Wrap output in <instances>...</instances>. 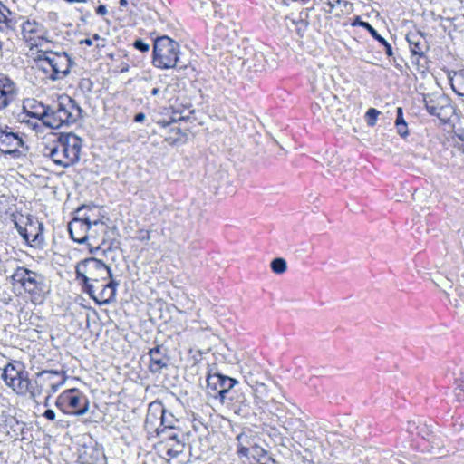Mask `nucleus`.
Listing matches in <instances>:
<instances>
[{
    "label": "nucleus",
    "instance_id": "f257e3e1",
    "mask_svg": "<svg viewBox=\"0 0 464 464\" xmlns=\"http://www.w3.org/2000/svg\"><path fill=\"white\" fill-rule=\"evenodd\" d=\"M266 407L271 421L289 435L287 440L290 441V447L295 450H297V448H304L305 451H310L313 448L311 440L307 439L304 444L302 443L308 420L304 411L282 393L269 399Z\"/></svg>",
    "mask_w": 464,
    "mask_h": 464
},
{
    "label": "nucleus",
    "instance_id": "f03ea898",
    "mask_svg": "<svg viewBox=\"0 0 464 464\" xmlns=\"http://www.w3.org/2000/svg\"><path fill=\"white\" fill-rule=\"evenodd\" d=\"M41 108L42 111L33 112V116L51 129L70 126L75 123L82 113L77 102L67 95L59 96L57 102L51 105L42 104Z\"/></svg>",
    "mask_w": 464,
    "mask_h": 464
},
{
    "label": "nucleus",
    "instance_id": "7ed1b4c3",
    "mask_svg": "<svg viewBox=\"0 0 464 464\" xmlns=\"http://www.w3.org/2000/svg\"><path fill=\"white\" fill-rule=\"evenodd\" d=\"M82 140L73 133L61 134L51 144L45 146L44 154L63 168H68L80 160Z\"/></svg>",
    "mask_w": 464,
    "mask_h": 464
},
{
    "label": "nucleus",
    "instance_id": "20e7f679",
    "mask_svg": "<svg viewBox=\"0 0 464 464\" xmlns=\"http://www.w3.org/2000/svg\"><path fill=\"white\" fill-rule=\"evenodd\" d=\"M238 27L239 25L231 20H226L225 23L218 22L214 26L211 38L206 47L208 55L216 57L218 54L235 53V56H237L239 53L237 48L239 47L240 42Z\"/></svg>",
    "mask_w": 464,
    "mask_h": 464
},
{
    "label": "nucleus",
    "instance_id": "39448f33",
    "mask_svg": "<svg viewBox=\"0 0 464 464\" xmlns=\"http://www.w3.org/2000/svg\"><path fill=\"white\" fill-rule=\"evenodd\" d=\"M76 278L81 280V285L85 293L92 295L100 286L98 285L106 282L111 276L110 267L94 257L81 261L75 268Z\"/></svg>",
    "mask_w": 464,
    "mask_h": 464
},
{
    "label": "nucleus",
    "instance_id": "423d86ee",
    "mask_svg": "<svg viewBox=\"0 0 464 464\" xmlns=\"http://www.w3.org/2000/svg\"><path fill=\"white\" fill-rule=\"evenodd\" d=\"M14 286L19 285L34 304H41L49 293L44 276L24 266H18L11 276Z\"/></svg>",
    "mask_w": 464,
    "mask_h": 464
},
{
    "label": "nucleus",
    "instance_id": "0eeeda50",
    "mask_svg": "<svg viewBox=\"0 0 464 464\" xmlns=\"http://www.w3.org/2000/svg\"><path fill=\"white\" fill-rule=\"evenodd\" d=\"M179 49V43L169 36H158L153 44V64L160 69H185L187 63L182 60Z\"/></svg>",
    "mask_w": 464,
    "mask_h": 464
},
{
    "label": "nucleus",
    "instance_id": "6e6552de",
    "mask_svg": "<svg viewBox=\"0 0 464 464\" xmlns=\"http://www.w3.org/2000/svg\"><path fill=\"white\" fill-rule=\"evenodd\" d=\"M436 272L430 274V279L436 286L442 289L449 297L447 289L452 288L456 285L457 295L464 302V273L459 276V268L453 257H450L441 265L436 266Z\"/></svg>",
    "mask_w": 464,
    "mask_h": 464
},
{
    "label": "nucleus",
    "instance_id": "1a4fd4ad",
    "mask_svg": "<svg viewBox=\"0 0 464 464\" xmlns=\"http://www.w3.org/2000/svg\"><path fill=\"white\" fill-rule=\"evenodd\" d=\"M179 420L173 413L167 411L161 402H151L149 404L148 413L145 419V429L150 432L156 427L177 429Z\"/></svg>",
    "mask_w": 464,
    "mask_h": 464
},
{
    "label": "nucleus",
    "instance_id": "9d476101",
    "mask_svg": "<svg viewBox=\"0 0 464 464\" xmlns=\"http://www.w3.org/2000/svg\"><path fill=\"white\" fill-rule=\"evenodd\" d=\"M5 383L19 395H25L28 389V372L24 370L20 362L7 363L3 371Z\"/></svg>",
    "mask_w": 464,
    "mask_h": 464
},
{
    "label": "nucleus",
    "instance_id": "9b49d317",
    "mask_svg": "<svg viewBox=\"0 0 464 464\" xmlns=\"http://www.w3.org/2000/svg\"><path fill=\"white\" fill-rule=\"evenodd\" d=\"M88 398L77 389L64 391L57 400V405L64 406L76 416L84 415L89 410Z\"/></svg>",
    "mask_w": 464,
    "mask_h": 464
},
{
    "label": "nucleus",
    "instance_id": "f8f14e48",
    "mask_svg": "<svg viewBox=\"0 0 464 464\" xmlns=\"http://www.w3.org/2000/svg\"><path fill=\"white\" fill-rule=\"evenodd\" d=\"M419 437L429 442V451L436 458H442L450 454L442 439L436 433V427L422 420L419 429Z\"/></svg>",
    "mask_w": 464,
    "mask_h": 464
},
{
    "label": "nucleus",
    "instance_id": "ddd939ff",
    "mask_svg": "<svg viewBox=\"0 0 464 464\" xmlns=\"http://www.w3.org/2000/svg\"><path fill=\"white\" fill-rule=\"evenodd\" d=\"M234 63L237 65L246 66L248 70L255 72L272 69L276 65V60L273 57L267 58L263 52L255 51L252 48L249 51V56L247 58L242 60V58L237 55Z\"/></svg>",
    "mask_w": 464,
    "mask_h": 464
},
{
    "label": "nucleus",
    "instance_id": "4468645a",
    "mask_svg": "<svg viewBox=\"0 0 464 464\" xmlns=\"http://www.w3.org/2000/svg\"><path fill=\"white\" fill-rule=\"evenodd\" d=\"M27 149L21 136L13 131L0 130V151L5 154L19 158L24 155Z\"/></svg>",
    "mask_w": 464,
    "mask_h": 464
},
{
    "label": "nucleus",
    "instance_id": "2eb2a0df",
    "mask_svg": "<svg viewBox=\"0 0 464 464\" xmlns=\"http://www.w3.org/2000/svg\"><path fill=\"white\" fill-rule=\"evenodd\" d=\"M82 208H78L77 216L68 224L71 238L79 244L87 243V232L91 222V215L82 214Z\"/></svg>",
    "mask_w": 464,
    "mask_h": 464
},
{
    "label": "nucleus",
    "instance_id": "dca6fc26",
    "mask_svg": "<svg viewBox=\"0 0 464 464\" xmlns=\"http://www.w3.org/2000/svg\"><path fill=\"white\" fill-rule=\"evenodd\" d=\"M51 63L50 79L53 81L64 78L70 72L72 59L66 53L49 52L48 63Z\"/></svg>",
    "mask_w": 464,
    "mask_h": 464
},
{
    "label": "nucleus",
    "instance_id": "f3484780",
    "mask_svg": "<svg viewBox=\"0 0 464 464\" xmlns=\"http://www.w3.org/2000/svg\"><path fill=\"white\" fill-rule=\"evenodd\" d=\"M425 107L430 115L437 116L440 120L446 122L451 117L454 108L450 101L444 97L433 99L430 96L423 99Z\"/></svg>",
    "mask_w": 464,
    "mask_h": 464
},
{
    "label": "nucleus",
    "instance_id": "a211bd4d",
    "mask_svg": "<svg viewBox=\"0 0 464 464\" xmlns=\"http://www.w3.org/2000/svg\"><path fill=\"white\" fill-rule=\"evenodd\" d=\"M238 383V382L231 377L221 373H208L207 376L208 387L213 391H217L223 400L225 395Z\"/></svg>",
    "mask_w": 464,
    "mask_h": 464
},
{
    "label": "nucleus",
    "instance_id": "6ab92c4d",
    "mask_svg": "<svg viewBox=\"0 0 464 464\" xmlns=\"http://www.w3.org/2000/svg\"><path fill=\"white\" fill-rule=\"evenodd\" d=\"M225 6L218 0L200 1L198 12L202 16L208 19V23H218L219 20L225 19Z\"/></svg>",
    "mask_w": 464,
    "mask_h": 464
},
{
    "label": "nucleus",
    "instance_id": "aec40b11",
    "mask_svg": "<svg viewBox=\"0 0 464 464\" xmlns=\"http://www.w3.org/2000/svg\"><path fill=\"white\" fill-rule=\"evenodd\" d=\"M311 82L314 91L318 93L321 92L331 91L334 86L333 75L326 69L321 66H318V68L314 71Z\"/></svg>",
    "mask_w": 464,
    "mask_h": 464
},
{
    "label": "nucleus",
    "instance_id": "412c9836",
    "mask_svg": "<svg viewBox=\"0 0 464 464\" xmlns=\"http://www.w3.org/2000/svg\"><path fill=\"white\" fill-rule=\"evenodd\" d=\"M167 353L168 349L161 344L150 349V371L152 373H160L162 369L167 368L169 363Z\"/></svg>",
    "mask_w": 464,
    "mask_h": 464
},
{
    "label": "nucleus",
    "instance_id": "4be33fe9",
    "mask_svg": "<svg viewBox=\"0 0 464 464\" xmlns=\"http://www.w3.org/2000/svg\"><path fill=\"white\" fill-rule=\"evenodd\" d=\"M319 105L324 106L329 118L336 121L339 113L342 111L340 107V101L337 96L334 95L331 91H325L320 92V103Z\"/></svg>",
    "mask_w": 464,
    "mask_h": 464
},
{
    "label": "nucleus",
    "instance_id": "5701e85b",
    "mask_svg": "<svg viewBox=\"0 0 464 464\" xmlns=\"http://www.w3.org/2000/svg\"><path fill=\"white\" fill-rule=\"evenodd\" d=\"M319 105L324 106L329 118L336 121L339 113L342 111L340 107V101L337 96L334 95L331 91H325L320 92V103Z\"/></svg>",
    "mask_w": 464,
    "mask_h": 464
},
{
    "label": "nucleus",
    "instance_id": "b1692460",
    "mask_svg": "<svg viewBox=\"0 0 464 464\" xmlns=\"http://www.w3.org/2000/svg\"><path fill=\"white\" fill-rule=\"evenodd\" d=\"M22 34L31 46H37V39H41L44 34V27L35 20H27L22 24Z\"/></svg>",
    "mask_w": 464,
    "mask_h": 464
},
{
    "label": "nucleus",
    "instance_id": "393cba45",
    "mask_svg": "<svg viewBox=\"0 0 464 464\" xmlns=\"http://www.w3.org/2000/svg\"><path fill=\"white\" fill-rule=\"evenodd\" d=\"M240 371L249 387L258 383V382L262 380L261 368L252 360H249L241 365Z\"/></svg>",
    "mask_w": 464,
    "mask_h": 464
},
{
    "label": "nucleus",
    "instance_id": "a878e982",
    "mask_svg": "<svg viewBox=\"0 0 464 464\" xmlns=\"http://www.w3.org/2000/svg\"><path fill=\"white\" fill-rule=\"evenodd\" d=\"M90 228H88L87 232V243L91 240L92 244L97 243L101 240L103 243L105 240L103 238L104 234H106L108 226L102 219H93L91 217V222H89Z\"/></svg>",
    "mask_w": 464,
    "mask_h": 464
},
{
    "label": "nucleus",
    "instance_id": "bb28decb",
    "mask_svg": "<svg viewBox=\"0 0 464 464\" xmlns=\"http://www.w3.org/2000/svg\"><path fill=\"white\" fill-rule=\"evenodd\" d=\"M407 41L413 55L423 56L429 46L424 36L420 34L411 33L407 34Z\"/></svg>",
    "mask_w": 464,
    "mask_h": 464
},
{
    "label": "nucleus",
    "instance_id": "cd10ccee",
    "mask_svg": "<svg viewBox=\"0 0 464 464\" xmlns=\"http://www.w3.org/2000/svg\"><path fill=\"white\" fill-rule=\"evenodd\" d=\"M17 21L10 10L0 3V31L6 34H13L16 28Z\"/></svg>",
    "mask_w": 464,
    "mask_h": 464
},
{
    "label": "nucleus",
    "instance_id": "c85d7f7f",
    "mask_svg": "<svg viewBox=\"0 0 464 464\" xmlns=\"http://www.w3.org/2000/svg\"><path fill=\"white\" fill-rule=\"evenodd\" d=\"M255 436L246 432H242L237 436V454L241 459H243V455L248 454L250 449L257 444Z\"/></svg>",
    "mask_w": 464,
    "mask_h": 464
},
{
    "label": "nucleus",
    "instance_id": "c756f323",
    "mask_svg": "<svg viewBox=\"0 0 464 464\" xmlns=\"http://www.w3.org/2000/svg\"><path fill=\"white\" fill-rule=\"evenodd\" d=\"M98 285L100 286V289H98L92 295H90V297L98 304H108L115 298V290L110 289V287L105 285V282Z\"/></svg>",
    "mask_w": 464,
    "mask_h": 464
},
{
    "label": "nucleus",
    "instance_id": "7c9ffc66",
    "mask_svg": "<svg viewBox=\"0 0 464 464\" xmlns=\"http://www.w3.org/2000/svg\"><path fill=\"white\" fill-rule=\"evenodd\" d=\"M152 431V430H150ZM156 436L160 439V443L164 445L165 443H169L171 440H175L178 436H183L181 430L178 429H170V428H161L156 427L153 429Z\"/></svg>",
    "mask_w": 464,
    "mask_h": 464
},
{
    "label": "nucleus",
    "instance_id": "2f4dec72",
    "mask_svg": "<svg viewBox=\"0 0 464 464\" xmlns=\"http://www.w3.org/2000/svg\"><path fill=\"white\" fill-rule=\"evenodd\" d=\"M218 354L222 357L225 362L228 364H239L242 361L241 353L233 346L225 344Z\"/></svg>",
    "mask_w": 464,
    "mask_h": 464
},
{
    "label": "nucleus",
    "instance_id": "473e14b6",
    "mask_svg": "<svg viewBox=\"0 0 464 464\" xmlns=\"http://www.w3.org/2000/svg\"><path fill=\"white\" fill-rule=\"evenodd\" d=\"M267 452L257 444L254 446V448L250 449L248 454L243 455V463L244 464H258L264 459H267Z\"/></svg>",
    "mask_w": 464,
    "mask_h": 464
},
{
    "label": "nucleus",
    "instance_id": "72a5a7b5",
    "mask_svg": "<svg viewBox=\"0 0 464 464\" xmlns=\"http://www.w3.org/2000/svg\"><path fill=\"white\" fill-rule=\"evenodd\" d=\"M357 24H359L361 27L367 30L370 34L378 41L381 44H382L385 48V53L391 57L393 55V51L392 48V45L382 37L381 36L378 32L368 23L365 21H358Z\"/></svg>",
    "mask_w": 464,
    "mask_h": 464
},
{
    "label": "nucleus",
    "instance_id": "f704fd0d",
    "mask_svg": "<svg viewBox=\"0 0 464 464\" xmlns=\"http://www.w3.org/2000/svg\"><path fill=\"white\" fill-rule=\"evenodd\" d=\"M253 393L255 395V398L256 401H259L266 405V402L269 399H272L273 397H277V395H272L269 396L268 390L266 385L263 382V381H259L258 383L250 386Z\"/></svg>",
    "mask_w": 464,
    "mask_h": 464
},
{
    "label": "nucleus",
    "instance_id": "c9c22d12",
    "mask_svg": "<svg viewBox=\"0 0 464 464\" xmlns=\"http://www.w3.org/2000/svg\"><path fill=\"white\" fill-rule=\"evenodd\" d=\"M183 436H178L175 440H171L169 444L165 443L163 445L168 456L176 458L183 452L185 444L181 440Z\"/></svg>",
    "mask_w": 464,
    "mask_h": 464
},
{
    "label": "nucleus",
    "instance_id": "e433bc0d",
    "mask_svg": "<svg viewBox=\"0 0 464 464\" xmlns=\"http://www.w3.org/2000/svg\"><path fill=\"white\" fill-rule=\"evenodd\" d=\"M175 86L166 84L163 89L160 87H154L150 91L152 96L157 97L160 101H171L174 97Z\"/></svg>",
    "mask_w": 464,
    "mask_h": 464
},
{
    "label": "nucleus",
    "instance_id": "4c0bfd02",
    "mask_svg": "<svg viewBox=\"0 0 464 464\" xmlns=\"http://www.w3.org/2000/svg\"><path fill=\"white\" fill-rule=\"evenodd\" d=\"M453 91L459 96H464V70L456 72L450 78Z\"/></svg>",
    "mask_w": 464,
    "mask_h": 464
},
{
    "label": "nucleus",
    "instance_id": "58836bf2",
    "mask_svg": "<svg viewBox=\"0 0 464 464\" xmlns=\"http://www.w3.org/2000/svg\"><path fill=\"white\" fill-rule=\"evenodd\" d=\"M48 59L49 52L47 51L39 52V54L35 58L37 67L45 72H51V63H48Z\"/></svg>",
    "mask_w": 464,
    "mask_h": 464
},
{
    "label": "nucleus",
    "instance_id": "ea45409f",
    "mask_svg": "<svg viewBox=\"0 0 464 464\" xmlns=\"http://www.w3.org/2000/svg\"><path fill=\"white\" fill-rule=\"evenodd\" d=\"M59 377L60 372L58 371H42L36 374V378L44 380V385L46 387H49Z\"/></svg>",
    "mask_w": 464,
    "mask_h": 464
},
{
    "label": "nucleus",
    "instance_id": "a19ab883",
    "mask_svg": "<svg viewBox=\"0 0 464 464\" xmlns=\"http://www.w3.org/2000/svg\"><path fill=\"white\" fill-rule=\"evenodd\" d=\"M271 269L276 274H283L287 268L286 261L282 257H276L270 264Z\"/></svg>",
    "mask_w": 464,
    "mask_h": 464
},
{
    "label": "nucleus",
    "instance_id": "79ce46f5",
    "mask_svg": "<svg viewBox=\"0 0 464 464\" xmlns=\"http://www.w3.org/2000/svg\"><path fill=\"white\" fill-rule=\"evenodd\" d=\"M163 232L161 229L160 232L158 229H154L152 227L148 230H140L138 239L140 241H150L156 237L157 235H160Z\"/></svg>",
    "mask_w": 464,
    "mask_h": 464
},
{
    "label": "nucleus",
    "instance_id": "37998d69",
    "mask_svg": "<svg viewBox=\"0 0 464 464\" xmlns=\"http://www.w3.org/2000/svg\"><path fill=\"white\" fill-rule=\"evenodd\" d=\"M319 103H320V93H318L316 102H315L314 105L312 108L314 114L317 116L318 120H321V119L326 120V119H328L329 115L327 114L324 106H321V105H319Z\"/></svg>",
    "mask_w": 464,
    "mask_h": 464
},
{
    "label": "nucleus",
    "instance_id": "c03bdc74",
    "mask_svg": "<svg viewBox=\"0 0 464 464\" xmlns=\"http://www.w3.org/2000/svg\"><path fill=\"white\" fill-rule=\"evenodd\" d=\"M421 422H422V420H420V419H416V420L407 421L406 428H405L406 431L410 434H416L418 436L419 429H420V426L421 425Z\"/></svg>",
    "mask_w": 464,
    "mask_h": 464
},
{
    "label": "nucleus",
    "instance_id": "a18cd8bd",
    "mask_svg": "<svg viewBox=\"0 0 464 464\" xmlns=\"http://www.w3.org/2000/svg\"><path fill=\"white\" fill-rule=\"evenodd\" d=\"M421 422H422V420H420V419H416V420L407 421L406 428H405L406 431L410 434H416L418 436L419 429H420V426L421 425Z\"/></svg>",
    "mask_w": 464,
    "mask_h": 464
},
{
    "label": "nucleus",
    "instance_id": "49530a36",
    "mask_svg": "<svg viewBox=\"0 0 464 464\" xmlns=\"http://www.w3.org/2000/svg\"><path fill=\"white\" fill-rule=\"evenodd\" d=\"M379 114H380V111H377L376 109H374V108L369 109L367 111V112H366L367 123L370 126L375 125L376 121H377V117H378Z\"/></svg>",
    "mask_w": 464,
    "mask_h": 464
},
{
    "label": "nucleus",
    "instance_id": "de8ad7c7",
    "mask_svg": "<svg viewBox=\"0 0 464 464\" xmlns=\"http://www.w3.org/2000/svg\"><path fill=\"white\" fill-rule=\"evenodd\" d=\"M63 384V380L60 381H54L53 383L50 384L49 387H47V396L46 400H48L52 394L55 393L58 389Z\"/></svg>",
    "mask_w": 464,
    "mask_h": 464
},
{
    "label": "nucleus",
    "instance_id": "09e8293b",
    "mask_svg": "<svg viewBox=\"0 0 464 464\" xmlns=\"http://www.w3.org/2000/svg\"><path fill=\"white\" fill-rule=\"evenodd\" d=\"M455 397L458 401H464V382L457 383L455 388Z\"/></svg>",
    "mask_w": 464,
    "mask_h": 464
},
{
    "label": "nucleus",
    "instance_id": "8fccbe9b",
    "mask_svg": "<svg viewBox=\"0 0 464 464\" xmlns=\"http://www.w3.org/2000/svg\"><path fill=\"white\" fill-rule=\"evenodd\" d=\"M26 393H29L30 397L34 401L36 400L37 397L42 395V392H40V391L33 384V382L30 380Z\"/></svg>",
    "mask_w": 464,
    "mask_h": 464
},
{
    "label": "nucleus",
    "instance_id": "3c124183",
    "mask_svg": "<svg viewBox=\"0 0 464 464\" xmlns=\"http://www.w3.org/2000/svg\"><path fill=\"white\" fill-rule=\"evenodd\" d=\"M133 46L140 51L141 53H147L149 50H150V44L145 43L143 40L141 39H137L134 43H133Z\"/></svg>",
    "mask_w": 464,
    "mask_h": 464
},
{
    "label": "nucleus",
    "instance_id": "603ef678",
    "mask_svg": "<svg viewBox=\"0 0 464 464\" xmlns=\"http://www.w3.org/2000/svg\"><path fill=\"white\" fill-rule=\"evenodd\" d=\"M44 380L35 377L33 384L40 391V392H42V394H47V387L44 385Z\"/></svg>",
    "mask_w": 464,
    "mask_h": 464
},
{
    "label": "nucleus",
    "instance_id": "864d4df0",
    "mask_svg": "<svg viewBox=\"0 0 464 464\" xmlns=\"http://www.w3.org/2000/svg\"><path fill=\"white\" fill-rule=\"evenodd\" d=\"M248 409H249L248 403L246 402V401H244L242 402V405H240L238 407V409L236 410L235 411L238 414H243L244 416H246L248 413Z\"/></svg>",
    "mask_w": 464,
    "mask_h": 464
},
{
    "label": "nucleus",
    "instance_id": "5fc2aeb1",
    "mask_svg": "<svg viewBox=\"0 0 464 464\" xmlns=\"http://www.w3.org/2000/svg\"><path fill=\"white\" fill-rule=\"evenodd\" d=\"M15 227L18 231V233L23 237L24 239H25L27 242L29 241V236L27 233V229L23 227L22 226L18 225L17 222H15Z\"/></svg>",
    "mask_w": 464,
    "mask_h": 464
},
{
    "label": "nucleus",
    "instance_id": "6e6d98bb",
    "mask_svg": "<svg viewBox=\"0 0 464 464\" xmlns=\"http://www.w3.org/2000/svg\"><path fill=\"white\" fill-rule=\"evenodd\" d=\"M396 127H397V131L401 136L404 137L408 134L406 123H398V124H396Z\"/></svg>",
    "mask_w": 464,
    "mask_h": 464
},
{
    "label": "nucleus",
    "instance_id": "4d7b16f0",
    "mask_svg": "<svg viewBox=\"0 0 464 464\" xmlns=\"http://www.w3.org/2000/svg\"><path fill=\"white\" fill-rule=\"evenodd\" d=\"M395 123L396 124H398V123H406L404 119H403V111H402V108L401 107H398L397 108V118H396Z\"/></svg>",
    "mask_w": 464,
    "mask_h": 464
},
{
    "label": "nucleus",
    "instance_id": "13d9d810",
    "mask_svg": "<svg viewBox=\"0 0 464 464\" xmlns=\"http://www.w3.org/2000/svg\"><path fill=\"white\" fill-rule=\"evenodd\" d=\"M110 278L109 282H105V285L110 287V289H114L116 291L117 286L119 285V282L112 279V276Z\"/></svg>",
    "mask_w": 464,
    "mask_h": 464
},
{
    "label": "nucleus",
    "instance_id": "bf43d9fd",
    "mask_svg": "<svg viewBox=\"0 0 464 464\" xmlns=\"http://www.w3.org/2000/svg\"><path fill=\"white\" fill-rule=\"evenodd\" d=\"M44 416L49 420H55V412L51 409L46 410L44 413Z\"/></svg>",
    "mask_w": 464,
    "mask_h": 464
},
{
    "label": "nucleus",
    "instance_id": "052dcab7",
    "mask_svg": "<svg viewBox=\"0 0 464 464\" xmlns=\"http://www.w3.org/2000/svg\"><path fill=\"white\" fill-rule=\"evenodd\" d=\"M96 14L100 15H104L107 14V8L105 5H101L96 9Z\"/></svg>",
    "mask_w": 464,
    "mask_h": 464
},
{
    "label": "nucleus",
    "instance_id": "680f3d73",
    "mask_svg": "<svg viewBox=\"0 0 464 464\" xmlns=\"http://www.w3.org/2000/svg\"><path fill=\"white\" fill-rule=\"evenodd\" d=\"M146 119V115L143 112H139L134 117L135 122H142Z\"/></svg>",
    "mask_w": 464,
    "mask_h": 464
},
{
    "label": "nucleus",
    "instance_id": "e2e57ef3",
    "mask_svg": "<svg viewBox=\"0 0 464 464\" xmlns=\"http://www.w3.org/2000/svg\"><path fill=\"white\" fill-rule=\"evenodd\" d=\"M258 464H276V461L267 455V459H264V460H261Z\"/></svg>",
    "mask_w": 464,
    "mask_h": 464
},
{
    "label": "nucleus",
    "instance_id": "0e129e2a",
    "mask_svg": "<svg viewBox=\"0 0 464 464\" xmlns=\"http://www.w3.org/2000/svg\"><path fill=\"white\" fill-rule=\"evenodd\" d=\"M455 430L459 433H463L464 436V423H460L459 425L455 424Z\"/></svg>",
    "mask_w": 464,
    "mask_h": 464
},
{
    "label": "nucleus",
    "instance_id": "69168bd1",
    "mask_svg": "<svg viewBox=\"0 0 464 464\" xmlns=\"http://www.w3.org/2000/svg\"><path fill=\"white\" fill-rule=\"evenodd\" d=\"M81 43L85 44L88 46H91V45H92V39H84Z\"/></svg>",
    "mask_w": 464,
    "mask_h": 464
},
{
    "label": "nucleus",
    "instance_id": "338daca9",
    "mask_svg": "<svg viewBox=\"0 0 464 464\" xmlns=\"http://www.w3.org/2000/svg\"><path fill=\"white\" fill-rule=\"evenodd\" d=\"M119 5L121 7H124L128 5V1L127 0H120Z\"/></svg>",
    "mask_w": 464,
    "mask_h": 464
},
{
    "label": "nucleus",
    "instance_id": "774afa93",
    "mask_svg": "<svg viewBox=\"0 0 464 464\" xmlns=\"http://www.w3.org/2000/svg\"><path fill=\"white\" fill-rule=\"evenodd\" d=\"M450 302L451 304H453L455 307H459V306L460 305V304L459 303V301H458L457 299H455L454 301H451V300L450 299Z\"/></svg>",
    "mask_w": 464,
    "mask_h": 464
}]
</instances>
